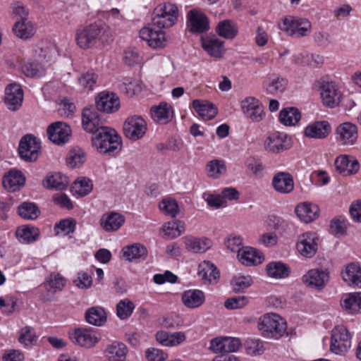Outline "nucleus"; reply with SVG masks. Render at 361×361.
I'll use <instances>...</instances> for the list:
<instances>
[{
	"instance_id": "f257e3e1",
	"label": "nucleus",
	"mask_w": 361,
	"mask_h": 361,
	"mask_svg": "<svg viewBox=\"0 0 361 361\" xmlns=\"http://www.w3.org/2000/svg\"><path fill=\"white\" fill-rule=\"evenodd\" d=\"M82 124L85 131L94 134L92 144L98 152L110 154L121 147V137L114 129L101 126L100 114L94 108L83 109Z\"/></svg>"
},
{
	"instance_id": "f03ea898",
	"label": "nucleus",
	"mask_w": 361,
	"mask_h": 361,
	"mask_svg": "<svg viewBox=\"0 0 361 361\" xmlns=\"http://www.w3.org/2000/svg\"><path fill=\"white\" fill-rule=\"evenodd\" d=\"M259 329L263 336L279 339L286 333L287 324L286 320L277 314H267L260 319Z\"/></svg>"
},
{
	"instance_id": "7ed1b4c3",
	"label": "nucleus",
	"mask_w": 361,
	"mask_h": 361,
	"mask_svg": "<svg viewBox=\"0 0 361 361\" xmlns=\"http://www.w3.org/2000/svg\"><path fill=\"white\" fill-rule=\"evenodd\" d=\"M178 9L171 3L159 4L154 10L152 22L157 27L169 28L177 21Z\"/></svg>"
},
{
	"instance_id": "20e7f679",
	"label": "nucleus",
	"mask_w": 361,
	"mask_h": 361,
	"mask_svg": "<svg viewBox=\"0 0 361 361\" xmlns=\"http://www.w3.org/2000/svg\"><path fill=\"white\" fill-rule=\"evenodd\" d=\"M351 346V336L343 325L335 326L331 331L330 350L336 355H343Z\"/></svg>"
},
{
	"instance_id": "39448f33",
	"label": "nucleus",
	"mask_w": 361,
	"mask_h": 361,
	"mask_svg": "<svg viewBox=\"0 0 361 361\" xmlns=\"http://www.w3.org/2000/svg\"><path fill=\"white\" fill-rule=\"evenodd\" d=\"M95 106H90L85 109L94 108L99 114V111L111 114L118 110L120 100L118 97L114 92H102L95 98Z\"/></svg>"
},
{
	"instance_id": "423d86ee",
	"label": "nucleus",
	"mask_w": 361,
	"mask_h": 361,
	"mask_svg": "<svg viewBox=\"0 0 361 361\" xmlns=\"http://www.w3.org/2000/svg\"><path fill=\"white\" fill-rule=\"evenodd\" d=\"M40 148V142L37 140V138L28 134L21 138L18 152L24 160L33 161L37 159Z\"/></svg>"
},
{
	"instance_id": "0eeeda50",
	"label": "nucleus",
	"mask_w": 361,
	"mask_h": 361,
	"mask_svg": "<svg viewBox=\"0 0 361 361\" xmlns=\"http://www.w3.org/2000/svg\"><path fill=\"white\" fill-rule=\"evenodd\" d=\"M147 131V123L140 116L128 118L123 124V133L128 139L135 141L142 138Z\"/></svg>"
},
{
	"instance_id": "6e6552de",
	"label": "nucleus",
	"mask_w": 361,
	"mask_h": 361,
	"mask_svg": "<svg viewBox=\"0 0 361 361\" xmlns=\"http://www.w3.org/2000/svg\"><path fill=\"white\" fill-rule=\"evenodd\" d=\"M319 238L314 232H306L299 235L296 245L298 252L303 257L311 258L318 250Z\"/></svg>"
},
{
	"instance_id": "1a4fd4ad",
	"label": "nucleus",
	"mask_w": 361,
	"mask_h": 361,
	"mask_svg": "<svg viewBox=\"0 0 361 361\" xmlns=\"http://www.w3.org/2000/svg\"><path fill=\"white\" fill-rule=\"evenodd\" d=\"M72 341L80 346L90 348L100 340L99 333L92 328H79L70 335Z\"/></svg>"
},
{
	"instance_id": "9d476101",
	"label": "nucleus",
	"mask_w": 361,
	"mask_h": 361,
	"mask_svg": "<svg viewBox=\"0 0 361 361\" xmlns=\"http://www.w3.org/2000/svg\"><path fill=\"white\" fill-rule=\"evenodd\" d=\"M290 138L284 133H272L264 141L265 149L271 153L278 154L290 149Z\"/></svg>"
},
{
	"instance_id": "9b49d317",
	"label": "nucleus",
	"mask_w": 361,
	"mask_h": 361,
	"mask_svg": "<svg viewBox=\"0 0 361 361\" xmlns=\"http://www.w3.org/2000/svg\"><path fill=\"white\" fill-rule=\"evenodd\" d=\"M49 139L54 144L61 145L68 142L71 135L70 126L64 122L56 121L47 128Z\"/></svg>"
},
{
	"instance_id": "f8f14e48",
	"label": "nucleus",
	"mask_w": 361,
	"mask_h": 361,
	"mask_svg": "<svg viewBox=\"0 0 361 361\" xmlns=\"http://www.w3.org/2000/svg\"><path fill=\"white\" fill-rule=\"evenodd\" d=\"M302 279L307 286L321 290L329 281V274L327 270L312 269L304 274Z\"/></svg>"
},
{
	"instance_id": "ddd939ff",
	"label": "nucleus",
	"mask_w": 361,
	"mask_h": 361,
	"mask_svg": "<svg viewBox=\"0 0 361 361\" xmlns=\"http://www.w3.org/2000/svg\"><path fill=\"white\" fill-rule=\"evenodd\" d=\"M320 95L323 104L329 108L338 106L342 93L338 86L332 82H326L320 87Z\"/></svg>"
},
{
	"instance_id": "4468645a",
	"label": "nucleus",
	"mask_w": 361,
	"mask_h": 361,
	"mask_svg": "<svg viewBox=\"0 0 361 361\" xmlns=\"http://www.w3.org/2000/svg\"><path fill=\"white\" fill-rule=\"evenodd\" d=\"M336 140L342 145H353L356 143L358 133L355 124L345 122L336 129Z\"/></svg>"
},
{
	"instance_id": "2eb2a0df",
	"label": "nucleus",
	"mask_w": 361,
	"mask_h": 361,
	"mask_svg": "<svg viewBox=\"0 0 361 361\" xmlns=\"http://www.w3.org/2000/svg\"><path fill=\"white\" fill-rule=\"evenodd\" d=\"M95 45H104L112 40L111 30L109 25L102 20L87 25Z\"/></svg>"
},
{
	"instance_id": "dca6fc26",
	"label": "nucleus",
	"mask_w": 361,
	"mask_h": 361,
	"mask_svg": "<svg viewBox=\"0 0 361 361\" xmlns=\"http://www.w3.org/2000/svg\"><path fill=\"white\" fill-rule=\"evenodd\" d=\"M190 31L202 33L209 30V22L206 15L200 10L192 9L187 14Z\"/></svg>"
},
{
	"instance_id": "f3484780",
	"label": "nucleus",
	"mask_w": 361,
	"mask_h": 361,
	"mask_svg": "<svg viewBox=\"0 0 361 361\" xmlns=\"http://www.w3.org/2000/svg\"><path fill=\"white\" fill-rule=\"evenodd\" d=\"M241 109L245 116L253 122H259L264 116V108L255 97H247L241 102Z\"/></svg>"
},
{
	"instance_id": "a211bd4d",
	"label": "nucleus",
	"mask_w": 361,
	"mask_h": 361,
	"mask_svg": "<svg viewBox=\"0 0 361 361\" xmlns=\"http://www.w3.org/2000/svg\"><path fill=\"white\" fill-rule=\"evenodd\" d=\"M140 37L146 41L149 47L154 49L163 48L166 45L165 32L148 26L140 30Z\"/></svg>"
},
{
	"instance_id": "6ab92c4d",
	"label": "nucleus",
	"mask_w": 361,
	"mask_h": 361,
	"mask_svg": "<svg viewBox=\"0 0 361 361\" xmlns=\"http://www.w3.org/2000/svg\"><path fill=\"white\" fill-rule=\"evenodd\" d=\"M4 102L7 107L11 111L18 110L23 101V91L21 86L16 83L10 84L6 87Z\"/></svg>"
},
{
	"instance_id": "aec40b11",
	"label": "nucleus",
	"mask_w": 361,
	"mask_h": 361,
	"mask_svg": "<svg viewBox=\"0 0 361 361\" xmlns=\"http://www.w3.org/2000/svg\"><path fill=\"white\" fill-rule=\"evenodd\" d=\"M274 189L281 194H288L294 188L293 176L288 172H278L272 179Z\"/></svg>"
},
{
	"instance_id": "412c9836",
	"label": "nucleus",
	"mask_w": 361,
	"mask_h": 361,
	"mask_svg": "<svg viewBox=\"0 0 361 361\" xmlns=\"http://www.w3.org/2000/svg\"><path fill=\"white\" fill-rule=\"evenodd\" d=\"M336 171L343 175L350 176L356 173L360 169V164L357 159L350 157L348 155H341L335 160Z\"/></svg>"
},
{
	"instance_id": "4be33fe9",
	"label": "nucleus",
	"mask_w": 361,
	"mask_h": 361,
	"mask_svg": "<svg viewBox=\"0 0 361 361\" xmlns=\"http://www.w3.org/2000/svg\"><path fill=\"white\" fill-rule=\"evenodd\" d=\"M121 252L126 260L136 263L145 260L147 256L146 247L140 243L125 246L122 248Z\"/></svg>"
},
{
	"instance_id": "5701e85b",
	"label": "nucleus",
	"mask_w": 361,
	"mask_h": 361,
	"mask_svg": "<svg viewBox=\"0 0 361 361\" xmlns=\"http://www.w3.org/2000/svg\"><path fill=\"white\" fill-rule=\"evenodd\" d=\"M124 222L125 217L114 212L104 214L100 219V225L106 232L118 231Z\"/></svg>"
},
{
	"instance_id": "b1692460",
	"label": "nucleus",
	"mask_w": 361,
	"mask_h": 361,
	"mask_svg": "<svg viewBox=\"0 0 361 361\" xmlns=\"http://www.w3.org/2000/svg\"><path fill=\"white\" fill-rule=\"evenodd\" d=\"M295 212L301 221L310 223L318 217L319 208L315 204L302 202L296 206Z\"/></svg>"
},
{
	"instance_id": "393cba45",
	"label": "nucleus",
	"mask_w": 361,
	"mask_h": 361,
	"mask_svg": "<svg viewBox=\"0 0 361 361\" xmlns=\"http://www.w3.org/2000/svg\"><path fill=\"white\" fill-rule=\"evenodd\" d=\"M331 130L328 121H316L307 126L305 129V135L311 138L324 139L326 137Z\"/></svg>"
},
{
	"instance_id": "a878e982",
	"label": "nucleus",
	"mask_w": 361,
	"mask_h": 361,
	"mask_svg": "<svg viewBox=\"0 0 361 361\" xmlns=\"http://www.w3.org/2000/svg\"><path fill=\"white\" fill-rule=\"evenodd\" d=\"M184 243L187 250L194 253L205 252L212 246V241L205 237L186 236L184 238Z\"/></svg>"
},
{
	"instance_id": "bb28decb",
	"label": "nucleus",
	"mask_w": 361,
	"mask_h": 361,
	"mask_svg": "<svg viewBox=\"0 0 361 361\" xmlns=\"http://www.w3.org/2000/svg\"><path fill=\"white\" fill-rule=\"evenodd\" d=\"M198 275L204 283H215L219 278V271L216 266L209 261H204L199 264Z\"/></svg>"
},
{
	"instance_id": "cd10ccee",
	"label": "nucleus",
	"mask_w": 361,
	"mask_h": 361,
	"mask_svg": "<svg viewBox=\"0 0 361 361\" xmlns=\"http://www.w3.org/2000/svg\"><path fill=\"white\" fill-rule=\"evenodd\" d=\"M202 45L212 57L220 58L224 52V42L215 36L202 37Z\"/></svg>"
},
{
	"instance_id": "c85d7f7f",
	"label": "nucleus",
	"mask_w": 361,
	"mask_h": 361,
	"mask_svg": "<svg viewBox=\"0 0 361 361\" xmlns=\"http://www.w3.org/2000/svg\"><path fill=\"white\" fill-rule=\"evenodd\" d=\"M240 262L246 266L261 264L264 259L263 255L257 249L251 247H243L238 254Z\"/></svg>"
},
{
	"instance_id": "c756f323",
	"label": "nucleus",
	"mask_w": 361,
	"mask_h": 361,
	"mask_svg": "<svg viewBox=\"0 0 361 361\" xmlns=\"http://www.w3.org/2000/svg\"><path fill=\"white\" fill-rule=\"evenodd\" d=\"M183 305L190 309L200 307L204 302V294L202 290L194 289L183 292L181 297Z\"/></svg>"
},
{
	"instance_id": "7c9ffc66",
	"label": "nucleus",
	"mask_w": 361,
	"mask_h": 361,
	"mask_svg": "<svg viewBox=\"0 0 361 361\" xmlns=\"http://www.w3.org/2000/svg\"><path fill=\"white\" fill-rule=\"evenodd\" d=\"M4 187L11 192H15L25 184V178L19 171H11L3 178Z\"/></svg>"
},
{
	"instance_id": "2f4dec72",
	"label": "nucleus",
	"mask_w": 361,
	"mask_h": 361,
	"mask_svg": "<svg viewBox=\"0 0 361 361\" xmlns=\"http://www.w3.org/2000/svg\"><path fill=\"white\" fill-rule=\"evenodd\" d=\"M343 279L350 286L361 288V268L355 263H350L342 271Z\"/></svg>"
},
{
	"instance_id": "473e14b6",
	"label": "nucleus",
	"mask_w": 361,
	"mask_h": 361,
	"mask_svg": "<svg viewBox=\"0 0 361 361\" xmlns=\"http://www.w3.org/2000/svg\"><path fill=\"white\" fill-rule=\"evenodd\" d=\"M192 107L196 112L205 121L214 118L217 114V109L208 101L195 99Z\"/></svg>"
},
{
	"instance_id": "72a5a7b5",
	"label": "nucleus",
	"mask_w": 361,
	"mask_h": 361,
	"mask_svg": "<svg viewBox=\"0 0 361 361\" xmlns=\"http://www.w3.org/2000/svg\"><path fill=\"white\" fill-rule=\"evenodd\" d=\"M152 118L161 124L167 123L173 117V109L167 103H160L159 105L151 108Z\"/></svg>"
},
{
	"instance_id": "f704fd0d",
	"label": "nucleus",
	"mask_w": 361,
	"mask_h": 361,
	"mask_svg": "<svg viewBox=\"0 0 361 361\" xmlns=\"http://www.w3.org/2000/svg\"><path fill=\"white\" fill-rule=\"evenodd\" d=\"M341 305L350 314L361 312V292L345 295L341 300Z\"/></svg>"
},
{
	"instance_id": "c9c22d12",
	"label": "nucleus",
	"mask_w": 361,
	"mask_h": 361,
	"mask_svg": "<svg viewBox=\"0 0 361 361\" xmlns=\"http://www.w3.org/2000/svg\"><path fill=\"white\" fill-rule=\"evenodd\" d=\"M106 312L99 306L88 308L85 312L86 321L94 326H101L106 322Z\"/></svg>"
},
{
	"instance_id": "e433bc0d",
	"label": "nucleus",
	"mask_w": 361,
	"mask_h": 361,
	"mask_svg": "<svg viewBox=\"0 0 361 361\" xmlns=\"http://www.w3.org/2000/svg\"><path fill=\"white\" fill-rule=\"evenodd\" d=\"M109 361H125L127 348L123 343H114L105 351Z\"/></svg>"
},
{
	"instance_id": "4c0bfd02",
	"label": "nucleus",
	"mask_w": 361,
	"mask_h": 361,
	"mask_svg": "<svg viewBox=\"0 0 361 361\" xmlns=\"http://www.w3.org/2000/svg\"><path fill=\"white\" fill-rule=\"evenodd\" d=\"M301 118L300 111L295 107H286L279 114V121L285 126H295Z\"/></svg>"
},
{
	"instance_id": "58836bf2",
	"label": "nucleus",
	"mask_w": 361,
	"mask_h": 361,
	"mask_svg": "<svg viewBox=\"0 0 361 361\" xmlns=\"http://www.w3.org/2000/svg\"><path fill=\"white\" fill-rule=\"evenodd\" d=\"M43 185L49 189H56L63 190L66 189L68 185V178L61 173H56L53 175L48 176L44 181Z\"/></svg>"
},
{
	"instance_id": "ea45409f",
	"label": "nucleus",
	"mask_w": 361,
	"mask_h": 361,
	"mask_svg": "<svg viewBox=\"0 0 361 361\" xmlns=\"http://www.w3.org/2000/svg\"><path fill=\"white\" fill-rule=\"evenodd\" d=\"M266 271L269 276L275 279L286 278L290 274L288 266L281 262H272L266 267Z\"/></svg>"
},
{
	"instance_id": "a19ab883",
	"label": "nucleus",
	"mask_w": 361,
	"mask_h": 361,
	"mask_svg": "<svg viewBox=\"0 0 361 361\" xmlns=\"http://www.w3.org/2000/svg\"><path fill=\"white\" fill-rule=\"evenodd\" d=\"M305 20V19L289 16L283 19L282 23L279 24V28L286 32L287 35L293 36L297 33Z\"/></svg>"
},
{
	"instance_id": "79ce46f5",
	"label": "nucleus",
	"mask_w": 361,
	"mask_h": 361,
	"mask_svg": "<svg viewBox=\"0 0 361 361\" xmlns=\"http://www.w3.org/2000/svg\"><path fill=\"white\" fill-rule=\"evenodd\" d=\"M13 30L15 35L21 39H27L35 33L33 25L26 18H22L20 21L15 23Z\"/></svg>"
},
{
	"instance_id": "37998d69",
	"label": "nucleus",
	"mask_w": 361,
	"mask_h": 361,
	"mask_svg": "<svg viewBox=\"0 0 361 361\" xmlns=\"http://www.w3.org/2000/svg\"><path fill=\"white\" fill-rule=\"evenodd\" d=\"M206 172L209 177L219 178L226 172L225 161L221 159H213L206 165Z\"/></svg>"
},
{
	"instance_id": "c03bdc74",
	"label": "nucleus",
	"mask_w": 361,
	"mask_h": 361,
	"mask_svg": "<svg viewBox=\"0 0 361 361\" xmlns=\"http://www.w3.org/2000/svg\"><path fill=\"white\" fill-rule=\"evenodd\" d=\"M75 39L78 45L84 49L95 46L93 37L91 36L87 25L77 30Z\"/></svg>"
},
{
	"instance_id": "a18cd8bd",
	"label": "nucleus",
	"mask_w": 361,
	"mask_h": 361,
	"mask_svg": "<svg viewBox=\"0 0 361 361\" xmlns=\"http://www.w3.org/2000/svg\"><path fill=\"white\" fill-rule=\"evenodd\" d=\"M268 81L266 90L267 93L270 94H277L283 92L287 85L286 79L276 75L269 76Z\"/></svg>"
},
{
	"instance_id": "49530a36",
	"label": "nucleus",
	"mask_w": 361,
	"mask_h": 361,
	"mask_svg": "<svg viewBox=\"0 0 361 361\" xmlns=\"http://www.w3.org/2000/svg\"><path fill=\"white\" fill-rule=\"evenodd\" d=\"M16 236L20 242L30 243L35 241L39 235V230L32 226H23L16 231Z\"/></svg>"
},
{
	"instance_id": "de8ad7c7",
	"label": "nucleus",
	"mask_w": 361,
	"mask_h": 361,
	"mask_svg": "<svg viewBox=\"0 0 361 361\" xmlns=\"http://www.w3.org/2000/svg\"><path fill=\"white\" fill-rule=\"evenodd\" d=\"M185 230V223L179 220L169 221L163 226L164 234L169 238H175L180 236Z\"/></svg>"
},
{
	"instance_id": "09e8293b",
	"label": "nucleus",
	"mask_w": 361,
	"mask_h": 361,
	"mask_svg": "<svg viewBox=\"0 0 361 361\" xmlns=\"http://www.w3.org/2000/svg\"><path fill=\"white\" fill-rule=\"evenodd\" d=\"M218 35L226 39H233L238 33L237 27L229 20H224L219 23L216 27Z\"/></svg>"
},
{
	"instance_id": "8fccbe9b",
	"label": "nucleus",
	"mask_w": 361,
	"mask_h": 361,
	"mask_svg": "<svg viewBox=\"0 0 361 361\" xmlns=\"http://www.w3.org/2000/svg\"><path fill=\"white\" fill-rule=\"evenodd\" d=\"M98 75L93 70L87 71L86 73L81 74L78 79L80 86L86 91H90L94 89L97 85Z\"/></svg>"
},
{
	"instance_id": "3c124183",
	"label": "nucleus",
	"mask_w": 361,
	"mask_h": 361,
	"mask_svg": "<svg viewBox=\"0 0 361 361\" xmlns=\"http://www.w3.org/2000/svg\"><path fill=\"white\" fill-rule=\"evenodd\" d=\"M18 214L26 219H35L39 215V210L32 202H23L18 207Z\"/></svg>"
},
{
	"instance_id": "603ef678",
	"label": "nucleus",
	"mask_w": 361,
	"mask_h": 361,
	"mask_svg": "<svg viewBox=\"0 0 361 361\" xmlns=\"http://www.w3.org/2000/svg\"><path fill=\"white\" fill-rule=\"evenodd\" d=\"M85 160V152L80 148L71 150L66 157L67 165L71 168H76L82 166Z\"/></svg>"
},
{
	"instance_id": "864d4df0",
	"label": "nucleus",
	"mask_w": 361,
	"mask_h": 361,
	"mask_svg": "<svg viewBox=\"0 0 361 361\" xmlns=\"http://www.w3.org/2000/svg\"><path fill=\"white\" fill-rule=\"evenodd\" d=\"M135 305L128 299L121 300L116 305V314L121 319H126L131 316Z\"/></svg>"
},
{
	"instance_id": "5fc2aeb1",
	"label": "nucleus",
	"mask_w": 361,
	"mask_h": 361,
	"mask_svg": "<svg viewBox=\"0 0 361 361\" xmlns=\"http://www.w3.org/2000/svg\"><path fill=\"white\" fill-rule=\"evenodd\" d=\"M18 341L27 347L35 345L37 342V336L34 329L31 326H25L21 329Z\"/></svg>"
},
{
	"instance_id": "6e6d98bb",
	"label": "nucleus",
	"mask_w": 361,
	"mask_h": 361,
	"mask_svg": "<svg viewBox=\"0 0 361 361\" xmlns=\"http://www.w3.org/2000/svg\"><path fill=\"white\" fill-rule=\"evenodd\" d=\"M46 281L53 293L61 291L66 283V279L60 274L56 273L51 274Z\"/></svg>"
},
{
	"instance_id": "4d7b16f0",
	"label": "nucleus",
	"mask_w": 361,
	"mask_h": 361,
	"mask_svg": "<svg viewBox=\"0 0 361 361\" xmlns=\"http://www.w3.org/2000/svg\"><path fill=\"white\" fill-rule=\"evenodd\" d=\"M73 190L81 196L89 194L92 190V183L89 178H82L74 181Z\"/></svg>"
},
{
	"instance_id": "13d9d810",
	"label": "nucleus",
	"mask_w": 361,
	"mask_h": 361,
	"mask_svg": "<svg viewBox=\"0 0 361 361\" xmlns=\"http://www.w3.org/2000/svg\"><path fill=\"white\" fill-rule=\"evenodd\" d=\"M76 221L73 219H62L57 224L54 230L57 235H68L73 233L75 228Z\"/></svg>"
},
{
	"instance_id": "bf43d9fd",
	"label": "nucleus",
	"mask_w": 361,
	"mask_h": 361,
	"mask_svg": "<svg viewBox=\"0 0 361 361\" xmlns=\"http://www.w3.org/2000/svg\"><path fill=\"white\" fill-rule=\"evenodd\" d=\"M159 208L166 214L175 217L178 213V205L174 200H164L159 204Z\"/></svg>"
},
{
	"instance_id": "052dcab7",
	"label": "nucleus",
	"mask_w": 361,
	"mask_h": 361,
	"mask_svg": "<svg viewBox=\"0 0 361 361\" xmlns=\"http://www.w3.org/2000/svg\"><path fill=\"white\" fill-rule=\"evenodd\" d=\"M247 303V298L245 296H238L228 298L224 302V306L228 310H235L243 308Z\"/></svg>"
},
{
	"instance_id": "680f3d73",
	"label": "nucleus",
	"mask_w": 361,
	"mask_h": 361,
	"mask_svg": "<svg viewBox=\"0 0 361 361\" xmlns=\"http://www.w3.org/2000/svg\"><path fill=\"white\" fill-rule=\"evenodd\" d=\"M148 361H164L168 358V354L158 348H148L145 352Z\"/></svg>"
},
{
	"instance_id": "e2e57ef3",
	"label": "nucleus",
	"mask_w": 361,
	"mask_h": 361,
	"mask_svg": "<svg viewBox=\"0 0 361 361\" xmlns=\"http://www.w3.org/2000/svg\"><path fill=\"white\" fill-rule=\"evenodd\" d=\"M252 283L250 276H235L233 280V290L240 292L248 288Z\"/></svg>"
},
{
	"instance_id": "0e129e2a",
	"label": "nucleus",
	"mask_w": 361,
	"mask_h": 361,
	"mask_svg": "<svg viewBox=\"0 0 361 361\" xmlns=\"http://www.w3.org/2000/svg\"><path fill=\"white\" fill-rule=\"evenodd\" d=\"M224 353L236 352L241 346L239 338L233 337H224Z\"/></svg>"
},
{
	"instance_id": "69168bd1",
	"label": "nucleus",
	"mask_w": 361,
	"mask_h": 361,
	"mask_svg": "<svg viewBox=\"0 0 361 361\" xmlns=\"http://www.w3.org/2000/svg\"><path fill=\"white\" fill-rule=\"evenodd\" d=\"M263 343L259 339H251L247 341V353L255 356L261 355L264 352Z\"/></svg>"
},
{
	"instance_id": "338daca9",
	"label": "nucleus",
	"mask_w": 361,
	"mask_h": 361,
	"mask_svg": "<svg viewBox=\"0 0 361 361\" xmlns=\"http://www.w3.org/2000/svg\"><path fill=\"white\" fill-rule=\"evenodd\" d=\"M225 245L231 252H237L238 254L242 250L240 247L243 245V239L239 236L231 235L226 240Z\"/></svg>"
},
{
	"instance_id": "774afa93",
	"label": "nucleus",
	"mask_w": 361,
	"mask_h": 361,
	"mask_svg": "<svg viewBox=\"0 0 361 361\" xmlns=\"http://www.w3.org/2000/svg\"><path fill=\"white\" fill-rule=\"evenodd\" d=\"M245 165L255 176H260L264 170L262 163L252 157L247 159Z\"/></svg>"
}]
</instances>
